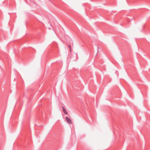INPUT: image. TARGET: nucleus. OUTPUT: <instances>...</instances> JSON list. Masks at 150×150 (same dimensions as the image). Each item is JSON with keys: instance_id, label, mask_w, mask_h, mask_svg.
Returning <instances> with one entry per match:
<instances>
[{"instance_id": "1", "label": "nucleus", "mask_w": 150, "mask_h": 150, "mask_svg": "<svg viewBox=\"0 0 150 150\" xmlns=\"http://www.w3.org/2000/svg\"><path fill=\"white\" fill-rule=\"evenodd\" d=\"M66 121L67 122L71 124V120L68 117H67L66 118Z\"/></svg>"}, {"instance_id": "2", "label": "nucleus", "mask_w": 150, "mask_h": 150, "mask_svg": "<svg viewBox=\"0 0 150 150\" xmlns=\"http://www.w3.org/2000/svg\"><path fill=\"white\" fill-rule=\"evenodd\" d=\"M62 110H63V111L64 112V113H65V114H67V110H66V109L64 108V107H63V106H62Z\"/></svg>"}]
</instances>
